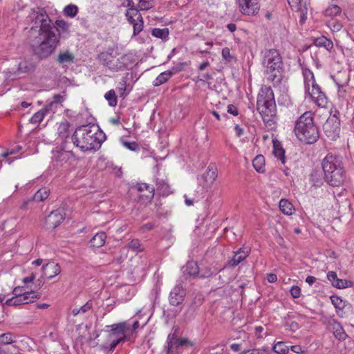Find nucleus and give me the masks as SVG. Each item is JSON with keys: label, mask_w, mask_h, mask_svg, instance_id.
I'll return each mask as SVG.
<instances>
[{"label": "nucleus", "mask_w": 354, "mask_h": 354, "mask_svg": "<svg viewBox=\"0 0 354 354\" xmlns=\"http://www.w3.org/2000/svg\"><path fill=\"white\" fill-rule=\"evenodd\" d=\"M27 21L30 25L29 39L35 54L40 59L47 58L56 49L62 33L69 32L70 24L63 19L52 23L45 8L31 9Z\"/></svg>", "instance_id": "nucleus-1"}, {"label": "nucleus", "mask_w": 354, "mask_h": 354, "mask_svg": "<svg viewBox=\"0 0 354 354\" xmlns=\"http://www.w3.org/2000/svg\"><path fill=\"white\" fill-rule=\"evenodd\" d=\"M98 127L95 125H82L77 127L72 136L74 145L82 151L95 149L100 147L101 140L98 135Z\"/></svg>", "instance_id": "nucleus-2"}, {"label": "nucleus", "mask_w": 354, "mask_h": 354, "mask_svg": "<svg viewBox=\"0 0 354 354\" xmlns=\"http://www.w3.org/2000/svg\"><path fill=\"white\" fill-rule=\"evenodd\" d=\"M264 73L273 86L279 85L282 80L283 62L279 52L276 49L266 50L262 62Z\"/></svg>", "instance_id": "nucleus-3"}, {"label": "nucleus", "mask_w": 354, "mask_h": 354, "mask_svg": "<svg viewBox=\"0 0 354 354\" xmlns=\"http://www.w3.org/2000/svg\"><path fill=\"white\" fill-rule=\"evenodd\" d=\"M322 169L326 181L331 186L338 187L344 182L346 176L341 157L328 154L322 160Z\"/></svg>", "instance_id": "nucleus-4"}, {"label": "nucleus", "mask_w": 354, "mask_h": 354, "mask_svg": "<svg viewBox=\"0 0 354 354\" xmlns=\"http://www.w3.org/2000/svg\"><path fill=\"white\" fill-rule=\"evenodd\" d=\"M314 113L306 111L296 121L295 133L301 142L307 144L315 143L319 137V131L313 121Z\"/></svg>", "instance_id": "nucleus-5"}, {"label": "nucleus", "mask_w": 354, "mask_h": 354, "mask_svg": "<svg viewBox=\"0 0 354 354\" xmlns=\"http://www.w3.org/2000/svg\"><path fill=\"white\" fill-rule=\"evenodd\" d=\"M257 109L265 122H273V118L277 114V106L270 86H261L257 96Z\"/></svg>", "instance_id": "nucleus-6"}, {"label": "nucleus", "mask_w": 354, "mask_h": 354, "mask_svg": "<svg viewBox=\"0 0 354 354\" xmlns=\"http://www.w3.org/2000/svg\"><path fill=\"white\" fill-rule=\"evenodd\" d=\"M106 328L110 330L105 331V339L100 345L101 350L113 353L119 344L130 340L127 334L126 322L106 326Z\"/></svg>", "instance_id": "nucleus-7"}, {"label": "nucleus", "mask_w": 354, "mask_h": 354, "mask_svg": "<svg viewBox=\"0 0 354 354\" xmlns=\"http://www.w3.org/2000/svg\"><path fill=\"white\" fill-rule=\"evenodd\" d=\"M98 57L102 64L113 71H124L133 64L131 55L127 54L115 58L112 53L103 52Z\"/></svg>", "instance_id": "nucleus-8"}, {"label": "nucleus", "mask_w": 354, "mask_h": 354, "mask_svg": "<svg viewBox=\"0 0 354 354\" xmlns=\"http://www.w3.org/2000/svg\"><path fill=\"white\" fill-rule=\"evenodd\" d=\"M305 92L308 93L313 101L320 107H325L328 103V99L325 93L322 91L320 86L316 81L304 83Z\"/></svg>", "instance_id": "nucleus-9"}, {"label": "nucleus", "mask_w": 354, "mask_h": 354, "mask_svg": "<svg viewBox=\"0 0 354 354\" xmlns=\"http://www.w3.org/2000/svg\"><path fill=\"white\" fill-rule=\"evenodd\" d=\"M325 135L331 140L339 137L340 132V122L335 115L330 116L323 125Z\"/></svg>", "instance_id": "nucleus-10"}, {"label": "nucleus", "mask_w": 354, "mask_h": 354, "mask_svg": "<svg viewBox=\"0 0 354 354\" xmlns=\"http://www.w3.org/2000/svg\"><path fill=\"white\" fill-rule=\"evenodd\" d=\"M217 177V172L214 165H209L205 172L198 178V181L201 186V192L204 193L207 189L211 187Z\"/></svg>", "instance_id": "nucleus-11"}, {"label": "nucleus", "mask_w": 354, "mask_h": 354, "mask_svg": "<svg viewBox=\"0 0 354 354\" xmlns=\"http://www.w3.org/2000/svg\"><path fill=\"white\" fill-rule=\"evenodd\" d=\"M192 344L185 338L177 339L174 335H169L167 337V354H179L183 346H192Z\"/></svg>", "instance_id": "nucleus-12"}, {"label": "nucleus", "mask_w": 354, "mask_h": 354, "mask_svg": "<svg viewBox=\"0 0 354 354\" xmlns=\"http://www.w3.org/2000/svg\"><path fill=\"white\" fill-rule=\"evenodd\" d=\"M240 11L246 15H254L258 12L259 0H236Z\"/></svg>", "instance_id": "nucleus-13"}, {"label": "nucleus", "mask_w": 354, "mask_h": 354, "mask_svg": "<svg viewBox=\"0 0 354 354\" xmlns=\"http://www.w3.org/2000/svg\"><path fill=\"white\" fill-rule=\"evenodd\" d=\"M64 218L62 210L52 211L45 219V227L47 230H53L63 221Z\"/></svg>", "instance_id": "nucleus-14"}, {"label": "nucleus", "mask_w": 354, "mask_h": 354, "mask_svg": "<svg viewBox=\"0 0 354 354\" xmlns=\"http://www.w3.org/2000/svg\"><path fill=\"white\" fill-rule=\"evenodd\" d=\"M328 328L338 340L344 341L346 339L347 334L340 323L336 319H330L328 322Z\"/></svg>", "instance_id": "nucleus-15"}, {"label": "nucleus", "mask_w": 354, "mask_h": 354, "mask_svg": "<svg viewBox=\"0 0 354 354\" xmlns=\"http://www.w3.org/2000/svg\"><path fill=\"white\" fill-rule=\"evenodd\" d=\"M185 290L180 283L177 284L170 292L169 302L173 306L183 303L185 296Z\"/></svg>", "instance_id": "nucleus-16"}, {"label": "nucleus", "mask_w": 354, "mask_h": 354, "mask_svg": "<svg viewBox=\"0 0 354 354\" xmlns=\"http://www.w3.org/2000/svg\"><path fill=\"white\" fill-rule=\"evenodd\" d=\"M327 278L333 287L343 289L353 286V282L346 279H339L335 272L330 271L327 273Z\"/></svg>", "instance_id": "nucleus-17"}, {"label": "nucleus", "mask_w": 354, "mask_h": 354, "mask_svg": "<svg viewBox=\"0 0 354 354\" xmlns=\"http://www.w3.org/2000/svg\"><path fill=\"white\" fill-rule=\"evenodd\" d=\"M154 0H122V5L126 7H136L142 10H150L154 6Z\"/></svg>", "instance_id": "nucleus-18"}, {"label": "nucleus", "mask_w": 354, "mask_h": 354, "mask_svg": "<svg viewBox=\"0 0 354 354\" xmlns=\"http://www.w3.org/2000/svg\"><path fill=\"white\" fill-rule=\"evenodd\" d=\"M250 249L248 248H242L234 252V255L232 259L228 261V266L232 268L236 267L249 255Z\"/></svg>", "instance_id": "nucleus-19"}, {"label": "nucleus", "mask_w": 354, "mask_h": 354, "mask_svg": "<svg viewBox=\"0 0 354 354\" xmlns=\"http://www.w3.org/2000/svg\"><path fill=\"white\" fill-rule=\"evenodd\" d=\"M61 272L60 266L55 262H49L42 267V277L53 279Z\"/></svg>", "instance_id": "nucleus-20"}, {"label": "nucleus", "mask_w": 354, "mask_h": 354, "mask_svg": "<svg viewBox=\"0 0 354 354\" xmlns=\"http://www.w3.org/2000/svg\"><path fill=\"white\" fill-rule=\"evenodd\" d=\"M35 68L36 65L32 61L28 59L22 60L18 65V75L32 73Z\"/></svg>", "instance_id": "nucleus-21"}, {"label": "nucleus", "mask_w": 354, "mask_h": 354, "mask_svg": "<svg viewBox=\"0 0 354 354\" xmlns=\"http://www.w3.org/2000/svg\"><path fill=\"white\" fill-rule=\"evenodd\" d=\"M273 154L275 156V158L280 160L282 165H285V150L282 147L281 143L278 141H274L273 142Z\"/></svg>", "instance_id": "nucleus-22"}, {"label": "nucleus", "mask_w": 354, "mask_h": 354, "mask_svg": "<svg viewBox=\"0 0 354 354\" xmlns=\"http://www.w3.org/2000/svg\"><path fill=\"white\" fill-rule=\"evenodd\" d=\"M156 190L159 194L163 196H167L172 192L167 182L158 178L156 180Z\"/></svg>", "instance_id": "nucleus-23"}, {"label": "nucleus", "mask_w": 354, "mask_h": 354, "mask_svg": "<svg viewBox=\"0 0 354 354\" xmlns=\"http://www.w3.org/2000/svg\"><path fill=\"white\" fill-rule=\"evenodd\" d=\"M289 5L291 7H294L297 8V10L300 12L301 17L303 20L304 19L305 15H307V7L306 6V3H304L301 0H287Z\"/></svg>", "instance_id": "nucleus-24"}, {"label": "nucleus", "mask_w": 354, "mask_h": 354, "mask_svg": "<svg viewBox=\"0 0 354 354\" xmlns=\"http://www.w3.org/2000/svg\"><path fill=\"white\" fill-rule=\"evenodd\" d=\"M106 239V234H105V232H101L97 233L91 239V245L93 248H100L104 245Z\"/></svg>", "instance_id": "nucleus-25"}, {"label": "nucleus", "mask_w": 354, "mask_h": 354, "mask_svg": "<svg viewBox=\"0 0 354 354\" xmlns=\"http://www.w3.org/2000/svg\"><path fill=\"white\" fill-rule=\"evenodd\" d=\"M314 44L317 47H324L328 51L333 48V41L324 36L316 38L314 40Z\"/></svg>", "instance_id": "nucleus-26"}, {"label": "nucleus", "mask_w": 354, "mask_h": 354, "mask_svg": "<svg viewBox=\"0 0 354 354\" xmlns=\"http://www.w3.org/2000/svg\"><path fill=\"white\" fill-rule=\"evenodd\" d=\"M128 22L133 26V35L136 36L138 35L144 28V21L143 19H138L136 21V19H127Z\"/></svg>", "instance_id": "nucleus-27"}, {"label": "nucleus", "mask_w": 354, "mask_h": 354, "mask_svg": "<svg viewBox=\"0 0 354 354\" xmlns=\"http://www.w3.org/2000/svg\"><path fill=\"white\" fill-rule=\"evenodd\" d=\"M252 165L257 171L263 173L265 171V158L263 156H257L252 160Z\"/></svg>", "instance_id": "nucleus-28"}, {"label": "nucleus", "mask_w": 354, "mask_h": 354, "mask_svg": "<svg viewBox=\"0 0 354 354\" xmlns=\"http://www.w3.org/2000/svg\"><path fill=\"white\" fill-rule=\"evenodd\" d=\"M128 9L126 11L125 17L127 19H136V21L138 19H143L142 15L140 14V11H142V10L140 8L136 7H127Z\"/></svg>", "instance_id": "nucleus-29"}, {"label": "nucleus", "mask_w": 354, "mask_h": 354, "mask_svg": "<svg viewBox=\"0 0 354 354\" xmlns=\"http://www.w3.org/2000/svg\"><path fill=\"white\" fill-rule=\"evenodd\" d=\"M169 29L167 28H153L151 30V35L158 39H161L163 41H167L169 39Z\"/></svg>", "instance_id": "nucleus-30"}, {"label": "nucleus", "mask_w": 354, "mask_h": 354, "mask_svg": "<svg viewBox=\"0 0 354 354\" xmlns=\"http://www.w3.org/2000/svg\"><path fill=\"white\" fill-rule=\"evenodd\" d=\"M279 208L283 214L287 215H291L294 211L292 204L286 199H281L280 201Z\"/></svg>", "instance_id": "nucleus-31"}, {"label": "nucleus", "mask_w": 354, "mask_h": 354, "mask_svg": "<svg viewBox=\"0 0 354 354\" xmlns=\"http://www.w3.org/2000/svg\"><path fill=\"white\" fill-rule=\"evenodd\" d=\"M49 194V189L46 187L41 188L34 194L32 200L36 202L44 201L48 197Z\"/></svg>", "instance_id": "nucleus-32"}, {"label": "nucleus", "mask_w": 354, "mask_h": 354, "mask_svg": "<svg viewBox=\"0 0 354 354\" xmlns=\"http://www.w3.org/2000/svg\"><path fill=\"white\" fill-rule=\"evenodd\" d=\"M74 55L68 51L60 53L57 58L59 64H70L73 62Z\"/></svg>", "instance_id": "nucleus-33"}, {"label": "nucleus", "mask_w": 354, "mask_h": 354, "mask_svg": "<svg viewBox=\"0 0 354 354\" xmlns=\"http://www.w3.org/2000/svg\"><path fill=\"white\" fill-rule=\"evenodd\" d=\"M49 110L48 109V107H45L37 113H35L30 119V122L32 124H39L44 118L45 115L47 113V112Z\"/></svg>", "instance_id": "nucleus-34"}, {"label": "nucleus", "mask_w": 354, "mask_h": 354, "mask_svg": "<svg viewBox=\"0 0 354 354\" xmlns=\"http://www.w3.org/2000/svg\"><path fill=\"white\" fill-rule=\"evenodd\" d=\"M173 73L170 71L161 73L155 80L153 85L158 86L165 83L171 76Z\"/></svg>", "instance_id": "nucleus-35"}, {"label": "nucleus", "mask_w": 354, "mask_h": 354, "mask_svg": "<svg viewBox=\"0 0 354 354\" xmlns=\"http://www.w3.org/2000/svg\"><path fill=\"white\" fill-rule=\"evenodd\" d=\"M199 272L198 264L194 261H189L185 266L184 272L189 276L198 275Z\"/></svg>", "instance_id": "nucleus-36"}, {"label": "nucleus", "mask_w": 354, "mask_h": 354, "mask_svg": "<svg viewBox=\"0 0 354 354\" xmlns=\"http://www.w3.org/2000/svg\"><path fill=\"white\" fill-rule=\"evenodd\" d=\"M342 12V9L337 5H330L324 11V15L326 17H334Z\"/></svg>", "instance_id": "nucleus-37"}, {"label": "nucleus", "mask_w": 354, "mask_h": 354, "mask_svg": "<svg viewBox=\"0 0 354 354\" xmlns=\"http://www.w3.org/2000/svg\"><path fill=\"white\" fill-rule=\"evenodd\" d=\"M39 297L40 295L32 290L26 291L22 295V299L24 300V304L32 302L35 299H39Z\"/></svg>", "instance_id": "nucleus-38"}, {"label": "nucleus", "mask_w": 354, "mask_h": 354, "mask_svg": "<svg viewBox=\"0 0 354 354\" xmlns=\"http://www.w3.org/2000/svg\"><path fill=\"white\" fill-rule=\"evenodd\" d=\"M78 12V7L74 4L66 6L63 10L64 15L71 18L75 17Z\"/></svg>", "instance_id": "nucleus-39"}, {"label": "nucleus", "mask_w": 354, "mask_h": 354, "mask_svg": "<svg viewBox=\"0 0 354 354\" xmlns=\"http://www.w3.org/2000/svg\"><path fill=\"white\" fill-rule=\"evenodd\" d=\"M105 99L108 101L111 106H115L118 103L117 96L114 90L109 91L104 95Z\"/></svg>", "instance_id": "nucleus-40"}, {"label": "nucleus", "mask_w": 354, "mask_h": 354, "mask_svg": "<svg viewBox=\"0 0 354 354\" xmlns=\"http://www.w3.org/2000/svg\"><path fill=\"white\" fill-rule=\"evenodd\" d=\"M273 351L278 354H286L289 348L283 342H279L273 346Z\"/></svg>", "instance_id": "nucleus-41"}, {"label": "nucleus", "mask_w": 354, "mask_h": 354, "mask_svg": "<svg viewBox=\"0 0 354 354\" xmlns=\"http://www.w3.org/2000/svg\"><path fill=\"white\" fill-rule=\"evenodd\" d=\"M63 100L64 98L62 95L56 94L53 96V100L46 105V107H48V110L55 109L57 107V104L62 103Z\"/></svg>", "instance_id": "nucleus-42"}, {"label": "nucleus", "mask_w": 354, "mask_h": 354, "mask_svg": "<svg viewBox=\"0 0 354 354\" xmlns=\"http://www.w3.org/2000/svg\"><path fill=\"white\" fill-rule=\"evenodd\" d=\"M91 307H92V304L88 301L84 306H82V307H80L79 308H73L72 310V314L74 316H76L80 313L84 314V313H86L88 310H89L91 308Z\"/></svg>", "instance_id": "nucleus-43"}, {"label": "nucleus", "mask_w": 354, "mask_h": 354, "mask_svg": "<svg viewBox=\"0 0 354 354\" xmlns=\"http://www.w3.org/2000/svg\"><path fill=\"white\" fill-rule=\"evenodd\" d=\"M5 304L7 306H19L24 304L22 296H14L12 298L7 299Z\"/></svg>", "instance_id": "nucleus-44"}, {"label": "nucleus", "mask_w": 354, "mask_h": 354, "mask_svg": "<svg viewBox=\"0 0 354 354\" xmlns=\"http://www.w3.org/2000/svg\"><path fill=\"white\" fill-rule=\"evenodd\" d=\"M140 324L138 321H135L132 325H130L129 323L126 322V326L128 330H127V334L129 339H131V336L133 333L138 328Z\"/></svg>", "instance_id": "nucleus-45"}, {"label": "nucleus", "mask_w": 354, "mask_h": 354, "mask_svg": "<svg viewBox=\"0 0 354 354\" xmlns=\"http://www.w3.org/2000/svg\"><path fill=\"white\" fill-rule=\"evenodd\" d=\"M14 335L11 333H6L0 335V344H9L13 342Z\"/></svg>", "instance_id": "nucleus-46"}, {"label": "nucleus", "mask_w": 354, "mask_h": 354, "mask_svg": "<svg viewBox=\"0 0 354 354\" xmlns=\"http://www.w3.org/2000/svg\"><path fill=\"white\" fill-rule=\"evenodd\" d=\"M138 190L140 192H142L144 190H149L150 195L146 196L148 198H152L154 196V188L151 187L147 183H140L138 185Z\"/></svg>", "instance_id": "nucleus-47"}, {"label": "nucleus", "mask_w": 354, "mask_h": 354, "mask_svg": "<svg viewBox=\"0 0 354 354\" xmlns=\"http://www.w3.org/2000/svg\"><path fill=\"white\" fill-rule=\"evenodd\" d=\"M128 247L129 249L136 252H140L143 250V248L138 239H133L128 243Z\"/></svg>", "instance_id": "nucleus-48"}, {"label": "nucleus", "mask_w": 354, "mask_h": 354, "mask_svg": "<svg viewBox=\"0 0 354 354\" xmlns=\"http://www.w3.org/2000/svg\"><path fill=\"white\" fill-rule=\"evenodd\" d=\"M331 302L335 308L342 310L344 308V304L342 299L339 297L332 296L330 297Z\"/></svg>", "instance_id": "nucleus-49"}, {"label": "nucleus", "mask_w": 354, "mask_h": 354, "mask_svg": "<svg viewBox=\"0 0 354 354\" xmlns=\"http://www.w3.org/2000/svg\"><path fill=\"white\" fill-rule=\"evenodd\" d=\"M303 75L304 78V83L315 81L313 73L308 68L303 70Z\"/></svg>", "instance_id": "nucleus-50"}, {"label": "nucleus", "mask_w": 354, "mask_h": 354, "mask_svg": "<svg viewBox=\"0 0 354 354\" xmlns=\"http://www.w3.org/2000/svg\"><path fill=\"white\" fill-rule=\"evenodd\" d=\"M213 272H212L211 269L209 268H205L204 270H201L198 272V276L201 278H208L212 276Z\"/></svg>", "instance_id": "nucleus-51"}, {"label": "nucleus", "mask_w": 354, "mask_h": 354, "mask_svg": "<svg viewBox=\"0 0 354 354\" xmlns=\"http://www.w3.org/2000/svg\"><path fill=\"white\" fill-rule=\"evenodd\" d=\"M290 294L294 298H299L301 296V288L297 286H294L290 289Z\"/></svg>", "instance_id": "nucleus-52"}, {"label": "nucleus", "mask_w": 354, "mask_h": 354, "mask_svg": "<svg viewBox=\"0 0 354 354\" xmlns=\"http://www.w3.org/2000/svg\"><path fill=\"white\" fill-rule=\"evenodd\" d=\"M127 77H122V79L121 80V81L119 83L120 87L118 88V89L121 92L122 95L127 89Z\"/></svg>", "instance_id": "nucleus-53"}, {"label": "nucleus", "mask_w": 354, "mask_h": 354, "mask_svg": "<svg viewBox=\"0 0 354 354\" xmlns=\"http://www.w3.org/2000/svg\"><path fill=\"white\" fill-rule=\"evenodd\" d=\"M227 113L234 115L237 116L239 115V110L236 106H235L233 104H229L227 106Z\"/></svg>", "instance_id": "nucleus-54"}, {"label": "nucleus", "mask_w": 354, "mask_h": 354, "mask_svg": "<svg viewBox=\"0 0 354 354\" xmlns=\"http://www.w3.org/2000/svg\"><path fill=\"white\" fill-rule=\"evenodd\" d=\"M222 57L225 60L230 61L231 55L230 50L228 48L225 47L222 50Z\"/></svg>", "instance_id": "nucleus-55"}, {"label": "nucleus", "mask_w": 354, "mask_h": 354, "mask_svg": "<svg viewBox=\"0 0 354 354\" xmlns=\"http://www.w3.org/2000/svg\"><path fill=\"white\" fill-rule=\"evenodd\" d=\"M68 154L66 151H61L58 153L57 156V161H63L66 160L68 158Z\"/></svg>", "instance_id": "nucleus-56"}, {"label": "nucleus", "mask_w": 354, "mask_h": 354, "mask_svg": "<svg viewBox=\"0 0 354 354\" xmlns=\"http://www.w3.org/2000/svg\"><path fill=\"white\" fill-rule=\"evenodd\" d=\"M24 289L23 287H20V286H18V287H16L14 288L13 291H12V294L14 295V296H22L23 293L24 292Z\"/></svg>", "instance_id": "nucleus-57"}, {"label": "nucleus", "mask_w": 354, "mask_h": 354, "mask_svg": "<svg viewBox=\"0 0 354 354\" xmlns=\"http://www.w3.org/2000/svg\"><path fill=\"white\" fill-rule=\"evenodd\" d=\"M124 146L131 151H136L138 148V145L136 142H124Z\"/></svg>", "instance_id": "nucleus-58"}, {"label": "nucleus", "mask_w": 354, "mask_h": 354, "mask_svg": "<svg viewBox=\"0 0 354 354\" xmlns=\"http://www.w3.org/2000/svg\"><path fill=\"white\" fill-rule=\"evenodd\" d=\"M153 227H154V225L153 223H148L143 225L141 227V230L143 232L149 231V230H152L153 228Z\"/></svg>", "instance_id": "nucleus-59"}, {"label": "nucleus", "mask_w": 354, "mask_h": 354, "mask_svg": "<svg viewBox=\"0 0 354 354\" xmlns=\"http://www.w3.org/2000/svg\"><path fill=\"white\" fill-rule=\"evenodd\" d=\"M35 279V274L34 273H31L30 276L23 279V282L24 283H30V282H32Z\"/></svg>", "instance_id": "nucleus-60"}, {"label": "nucleus", "mask_w": 354, "mask_h": 354, "mask_svg": "<svg viewBox=\"0 0 354 354\" xmlns=\"http://www.w3.org/2000/svg\"><path fill=\"white\" fill-rule=\"evenodd\" d=\"M234 130L238 137H241L243 134V129L239 124L235 125Z\"/></svg>", "instance_id": "nucleus-61"}, {"label": "nucleus", "mask_w": 354, "mask_h": 354, "mask_svg": "<svg viewBox=\"0 0 354 354\" xmlns=\"http://www.w3.org/2000/svg\"><path fill=\"white\" fill-rule=\"evenodd\" d=\"M268 280L270 283L275 282L277 280V277L274 274H270L268 276Z\"/></svg>", "instance_id": "nucleus-62"}, {"label": "nucleus", "mask_w": 354, "mask_h": 354, "mask_svg": "<svg viewBox=\"0 0 354 354\" xmlns=\"http://www.w3.org/2000/svg\"><path fill=\"white\" fill-rule=\"evenodd\" d=\"M316 281V278L313 276H308L306 279V283H308L309 285H313Z\"/></svg>", "instance_id": "nucleus-63"}, {"label": "nucleus", "mask_w": 354, "mask_h": 354, "mask_svg": "<svg viewBox=\"0 0 354 354\" xmlns=\"http://www.w3.org/2000/svg\"><path fill=\"white\" fill-rule=\"evenodd\" d=\"M291 350L296 353H299L301 352V347L298 345L292 346Z\"/></svg>", "instance_id": "nucleus-64"}]
</instances>
